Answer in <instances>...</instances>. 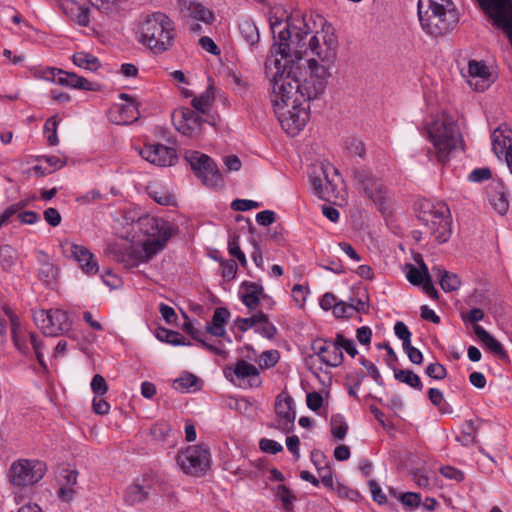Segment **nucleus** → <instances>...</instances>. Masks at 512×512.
<instances>
[{
  "label": "nucleus",
  "instance_id": "22",
  "mask_svg": "<svg viewBox=\"0 0 512 512\" xmlns=\"http://www.w3.org/2000/svg\"><path fill=\"white\" fill-rule=\"evenodd\" d=\"M356 178L367 197L374 203L381 204L384 201L386 190L380 179L364 171L358 172Z\"/></svg>",
  "mask_w": 512,
  "mask_h": 512
},
{
  "label": "nucleus",
  "instance_id": "23",
  "mask_svg": "<svg viewBox=\"0 0 512 512\" xmlns=\"http://www.w3.org/2000/svg\"><path fill=\"white\" fill-rule=\"evenodd\" d=\"M470 79L468 83L477 91H484L490 85L491 73L483 61L470 60L468 63Z\"/></svg>",
  "mask_w": 512,
  "mask_h": 512
},
{
  "label": "nucleus",
  "instance_id": "14",
  "mask_svg": "<svg viewBox=\"0 0 512 512\" xmlns=\"http://www.w3.org/2000/svg\"><path fill=\"white\" fill-rule=\"evenodd\" d=\"M33 317L36 325L48 336L68 332L72 325L67 312L61 309L39 310Z\"/></svg>",
  "mask_w": 512,
  "mask_h": 512
},
{
  "label": "nucleus",
  "instance_id": "64",
  "mask_svg": "<svg viewBox=\"0 0 512 512\" xmlns=\"http://www.w3.org/2000/svg\"><path fill=\"white\" fill-rule=\"evenodd\" d=\"M276 220V214L271 210H263L256 215V222L262 226H269Z\"/></svg>",
  "mask_w": 512,
  "mask_h": 512
},
{
  "label": "nucleus",
  "instance_id": "44",
  "mask_svg": "<svg viewBox=\"0 0 512 512\" xmlns=\"http://www.w3.org/2000/svg\"><path fill=\"white\" fill-rule=\"evenodd\" d=\"M490 202L494 209L500 214L504 215L509 207L508 200L503 191H496L495 194L490 196Z\"/></svg>",
  "mask_w": 512,
  "mask_h": 512
},
{
  "label": "nucleus",
  "instance_id": "9",
  "mask_svg": "<svg viewBox=\"0 0 512 512\" xmlns=\"http://www.w3.org/2000/svg\"><path fill=\"white\" fill-rule=\"evenodd\" d=\"M47 466L39 460L20 459L12 463L9 469V481L18 487L38 483L45 475Z\"/></svg>",
  "mask_w": 512,
  "mask_h": 512
},
{
  "label": "nucleus",
  "instance_id": "53",
  "mask_svg": "<svg viewBox=\"0 0 512 512\" xmlns=\"http://www.w3.org/2000/svg\"><path fill=\"white\" fill-rule=\"evenodd\" d=\"M259 207H260L259 202H256L253 200H248V199H236V200L232 201V203H231V208L234 211H247V210L256 209Z\"/></svg>",
  "mask_w": 512,
  "mask_h": 512
},
{
  "label": "nucleus",
  "instance_id": "13",
  "mask_svg": "<svg viewBox=\"0 0 512 512\" xmlns=\"http://www.w3.org/2000/svg\"><path fill=\"white\" fill-rule=\"evenodd\" d=\"M223 373L228 381L243 389L258 388L262 384L258 368L243 359L225 367Z\"/></svg>",
  "mask_w": 512,
  "mask_h": 512
},
{
  "label": "nucleus",
  "instance_id": "35",
  "mask_svg": "<svg viewBox=\"0 0 512 512\" xmlns=\"http://www.w3.org/2000/svg\"><path fill=\"white\" fill-rule=\"evenodd\" d=\"M73 63L83 69L96 71L100 67L99 60L92 54L77 52L72 57Z\"/></svg>",
  "mask_w": 512,
  "mask_h": 512
},
{
  "label": "nucleus",
  "instance_id": "3",
  "mask_svg": "<svg viewBox=\"0 0 512 512\" xmlns=\"http://www.w3.org/2000/svg\"><path fill=\"white\" fill-rule=\"evenodd\" d=\"M134 229L148 237L141 245L110 249L112 258L126 268L148 262L165 247L173 233V227L169 222L150 215L140 217L134 223Z\"/></svg>",
  "mask_w": 512,
  "mask_h": 512
},
{
  "label": "nucleus",
  "instance_id": "20",
  "mask_svg": "<svg viewBox=\"0 0 512 512\" xmlns=\"http://www.w3.org/2000/svg\"><path fill=\"white\" fill-rule=\"evenodd\" d=\"M335 340L318 338L312 342L311 349L320 361L330 367H338L343 363L344 356Z\"/></svg>",
  "mask_w": 512,
  "mask_h": 512
},
{
  "label": "nucleus",
  "instance_id": "12",
  "mask_svg": "<svg viewBox=\"0 0 512 512\" xmlns=\"http://www.w3.org/2000/svg\"><path fill=\"white\" fill-rule=\"evenodd\" d=\"M177 463L185 474L202 476L210 466V454L204 445H192L178 454Z\"/></svg>",
  "mask_w": 512,
  "mask_h": 512
},
{
  "label": "nucleus",
  "instance_id": "6",
  "mask_svg": "<svg viewBox=\"0 0 512 512\" xmlns=\"http://www.w3.org/2000/svg\"><path fill=\"white\" fill-rule=\"evenodd\" d=\"M175 37L174 21L162 12L146 16L139 26V41L155 54L170 50Z\"/></svg>",
  "mask_w": 512,
  "mask_h": 512
},
{
  "label": "nucleus",
  "instance_id": "48",
  "mask_svg": "<svg viewBox=\"0 0 512 512\" xmlns=\"http://www.w3.org/2000/svg\"><path fill=\"white\" fill-rule=\"evenodd\" d=\"M426 374L430 378H433L436 380H442L447 376V370L442 364L435 362V363H431L427 366Z\"/></svg>",
  "mask_w": 512,
  "mask_h": 512
},
{
  "label": "nucleus",
  "instance_id": "54",
  "mask_svg": "<svg viewBox=\"0 0 512 512\" xmlns=\"http://www.w3.org/2000/svg\"><path fill=\"white\" fill-rule=\"evenodd\" d=\"M440 473L449 480L456 482H461L464 480V473L452 466H442L440 468Z\"/></svg>",
  "mask_w": 512,
  "mask_h": 512
},
{
  "label": "nucleus",
  "instance_id": "10",
  "mask_svg": "<svg viewBox=\"0 0 512 512\" xmlns=\"http://www.w3.org/2000/svg\"><path fill=\"white\" fill-rule=\"evenodd\" d=\"M8 315L11 324L13 342L17 350L24 355H28L31 350H33L39 364L43 368H46L42 353V341L38 339L36 334L23 328L15 314L9 313Z\"/></svg>",
  "mask_w": 512,
  "mask_h": 512
},
{
  "label": "nucleus",
  "instance_id": "25",
  "mask_svg": "<svg viewBox=\"0 0 512 512\" xmlns=\"http://www.w3.org/2000/svg\"><path fill=\"white\" fill-rule=\"evenodd\" d=\"M59 8L77 25L82 27L89 25L90 9L88 6L78 3L76 0H59Z\"/></svg>",
  "mask_w": 512,
  "mask_h": 512
},
{
  "label": "nucleus",
  "instance_id": "61",
  "mask_svg": "<svg viewBox=\"0 0 512 512\" xmlns=\"http://www.w3.org/2000/svg\"><path fill=\"white\" fill-rule=\"evenodd\" d=\"M45 221L52 227L60 225L62 217L57 209L50 207L44 211Z\"/></svg>",
  "mask_w": 512,
  "mask_h": 512
},
{
  "label": "nucleus",
  "instance_id": "45",
  "mask_svg": "<svg viewBox=\"0 0 512 512\" xmlns=\"http://www.w3.org/2000/svg\"><path fill=\"white\" fill-rule=\"evenodd\" d=\"M228 251L236 257L238 261L244 266L246 264L245 254L241 251L239 246V236L236 234L230 235L228 240Z\"/></svg>",
  "mask_w": 512,
  "mask_h": 512
},
{
  "label": "nucleus",
  "instance_id": "62",
  "mask_svg": "<svg viewBox=\"0 0 512 512\" xmlns=\"http://www.w3.org/2000/svg\"><path fill=\"white\" fill-rule=\"evenodd\" d=\"M159 312L167 324H173L176 322L177 315L174 308H172L171 306L166 305L164 303H160Z\"/></svg>",
  "mask_w": 512,
  "mask_h": 512
},
{
  "label": "nucleus",
  "instance_id": "46",
  "mask_svg": "<svg viewBox=\"0 0 512 512\" xmlns=\"http://www.w3.org/2000/svg\"><path fill=\"white\" fill-rule=\"evenodd\" d=\"M57 126H58V121L55 116L49 118L44 125V130L47 133V141H48L49 145H51V146H54V145L58 144V142H59V139L57 136Z\"/></svg>",
  "mask_w": 512,
  "mask_h": 512
},
{
  "label": "nucleus",
  "instance_id": "16",
  "mask_svg": "<svg viewBox=\"0 0 512 512\" xmlns=\"http://www.w3.org/2000/svg\"><path fill=\"white\" fill-rule=\"evenodd\" d=\"M41 77L46 81H51L56 84L67 86L74 89L86 91H98L99 84L90 82L84 77L78 76L75 73L67 72L62 69L48 67L42 71Z\"/></svg>",
  "mask_w": 512,
  "mask_h": 512
},
{
  "label": "nucleus",
  "instance_id": "19",
  "mask_svg": "<svg viewBox=\"0 0 512 512\" xmlns=\"http://www.w3.org/2000/svg\"><path fill=\"white\" fill-rule=\"evenodd\" d=\"M417 266L412 264L406 265V277L408 281L415 286H422L424 292L432 299H438L439 293L435 289L429 270L425 262L415 259Z\"/></svg>",
  "mask_w": 512,
  "mask_h": 512
},
{
  "label": "nucleus",
  "instance_id": "55",
  "mask_svg": "<svg viewBox=\"0 0 512 512\" xmlns=\"http://www.w3.org/2000/svg\"><path fill=\"white\" fill-rule=\"evenodd\" d=\"M222 276L226 280H231L236 276L237 263L234 260H223L221 261Z\"/></svg>",
  "mask_w": 512,
  "mask_h": 512
},
{
  "label": "nucleus",
  "instance_id": "11",
  "mask_svg": "<svg viewBox=\"0 0 512 512\" xmlns=\"http://www.w3.org/2000/svg\"><path fill=\"white\" fill-rule=\"evenodd\" d=\"M186 159L197 178L205 186L217 188L223 185L222 174L208 155L193 151L186 156Z\"/></svg>",
  "mask_w": 512,
  "mask_h": 512
},
{
  "label": "nucleus",
  "instance_id": "51",
  "mask_svg": "<svg viewBox=\"0 0 512 512\" xmlns=\"http://www.w3.org/2000/svg\"><path fill=\"white\" fill-rule=\"evenodd\" d=\"M260 449L269 454H277L283 450V446L272 439H261L259 442Z\"/></svg>",
  "mask_w": 512,
  "mask_h": 512
},
{
  "label": "nucleus",
  "instance_id": "21",
  "mask_svg": "<svg viewBox=\"0 0 512 512\" xmlns=\"http://www.w3.org/2000/svg\"><path fill=\"white\" fill-rule=\"evenodd\" d=\"M275 412L278 417L277 428L288 433L294 425L295 411L293 399L288 395L279 394L275 401Z\"/></svg>",
  "mask_w": 512,
  "mask_h": 512
},
{
  "label": "nucleus",
  "instance_id": "2",
  "mask_svg": "<svg viewBox=\"0 0 512 512\" xmlns=\"http://www.w3.org/2000/svg\"><path fill=\"white\" fill-rule=\"evenodd\" d=\"M276 72L270 79L271 103L282 129L296 136L309 120L308 102L324 93L328 82V71L314 66L311 79L303 78L304 67L300 62L280 65L275 62Z\"/></svg>",
  "mask_w": 512,
  "mask_h": 512
},
{
  "label": "nucleus",
  "instance_id": "43",
  "mask_svg": "<svg viewBox=\"0 0 512 512\" xmlns=\"http://www.w3.org/2000/svg\"><path fill=\"white\" fill-rule=\"evenodd\" d=\"M441 288L445 292H453L459 289L461 285L460 278L458 275L447 272L442 276V279L439 281Z\"/></svg>",
  "mask_w": 512,
  "mask_h": 512
},
{
  "label": "nucleus",
  "instance_id": "40",
  "mask_svg": "<svg viewBox=\"0 0 512 512\" xmlns=\"http://www.w3.org/2000/svg\"><path fill=\"white\" fill-rule=\"evenodd\" d=\"M262 321H266V314L263 312H258L249 318H240L238 317L234 321V325L241 332H246L249 329L255 327L260 324Z\"/></svg>",
  "mask_w": 512,
  "mask_h": 512
},
{
  "label": "nucleus",
  "instance_id": "28",
  "mask_svg": "<svg viewBox=\"0 0 512 512\" xmlns=\"http://www.w3.org/2000/svg\"><path fill=\"white\" fill-rule=\"evenodd\" d=\"M119 98L125 100L126 103L117 105L116 109L119 113V118L115 121L117 124H130L138 119L139 111L135 99L126 93H121Z\"/></svg>",
  "mask_w": 512,
  "mask_h": 512
},
{
  "label": "nucleus",
  "instance_id": "17",
  "mask_svg": "<svg viewBox=\"0 0 512 512\" xmlns=\"http://www.w3.org/2000/svg\"><path fill=\"white\" fill-rule=\"evenodd\" d=\"M175 128L188 137H198L201 134L203 120L194 110L186 107L175 110L172 114Z\"/></svg>",
  "mask_w": 512,
  "mask_h": 512
},
{
  "label": "nucleus",
  "instance_id": "18",
  "mask_svg": "<svg viewBox=\"0 0 512 512\" xmlns=\"http://www.w3.org/2000/svg\"><path fill=\"white\" fill-rule=\"evenodd\" d=\"M139 155L159 167L173 166L178 160L176 150L163 144H145L139 149Z\"/></svg>",
  "mask_w": 512,
  "mask_h": 512
},
{
  "label": "nucleus",
  "instance_id": "50",
  "mask_svg": "<svg viewBox=\"0 0 512 512\" xmlns=\"http://www.w3.org/2000/svg\"><path fill=\"white\" fill-rule=\"evenodd\" d=\"M395 335L402 340V346L411 342V332L409 331L407 325L401 321L396 322L394 326Z\"/></svg>",
  "mask_w": 512,
  "mask_h": 512
},
{
  "label": "nucleus",
  "instance_id": "52",
  "mask_svg": "<svg viewBox=\"0 0 512 512\" xmlns=\"http://www.w3.org/2000/svg\"><path fill=\"white\" fill-rule=\"evenodd\" d=\"M333 313L338 318L351 317L354 313V303H346V302L340 301L335 306Z\"/></svg>",
  "mask_w": 512,
  "mask_h": 512
},
{
  "label": "nucleus",
  "instance_id": "47",
  "mask_svg": "<svg viewBox=\"0 0 512 512\" xmlns=\"http://www.w3.org/2000/svg\"><path fill=\"white\" fill-rule=\"evenodd\" d=\"M337 346L340 351L345 350L347 354H349L352 358H354L358 351L355 347L354 341L352 339L345 338L342 334H337Z\"/></svg>",
  "mask_w": 512,
  "mask_h": 512
},
{
  "label": "nucleus",
  "instance_id": "8",
  "mask_svg": "<svg viewBox=\"0 0 512 512\" xmlns=\"http://www.w3.org/2000/svg\"><path fill=\"white\" fill-rule=\"evenodd\" d=\"M335 178H339V174L331 164L314 165L310 173V180L315 195L326 201L337 198L339 191Z\"/></svg>",
  "mask_w": 512,
  "mask_h": 512
},
{
  "label": "nucleus",
  "instance_id": "24",
  "mask_svg": "<svg viewBox=\"0 0 512 512\" xmlns=\"http://www.w3.org/2000/svg\"><path fill=\"white\" fill-rule=\"evenodd\" d=\"M67 251H69L70 255L78 262L81 270L85 274L92 275L98 272V263L87 247L78 244H70Z\"/></svg>",
  "mask_w": 512,
  "mask_h": 512
},
{
  "label": "nucleus",
  "instance_id": "1",
  "mask_svg": "<svg viewBox=\"0 0 512 512\" xmlns=\"http://www.w3.org/2000/svg\"><path fill=\"white\" fill-rule=\"evenodd\" d=\"M270 27L275 40L273 49L282 57L280 65L300 62L305 69L302 79H311L314 66H322L330 78L338 40L333 28L321 16L295 10L287 17L284 26L277 17H271Z\"/></svg>",
  "mask_w": 512,
  "mask_h": 512
},
{
  "label": "nucleus",
  "instance_id": "49",
  "mask_svg": "<svg viewBox=\"0 0 512 512\" xmlns=\"http://www.w3.org/2000/svg\"><path fill=\"white\" fill-rule=\"evenodd\" d=\"M91 389L96 396H103L108 391V385L103 376L96 374L91 381Z\"/></svg>",
  "mask_w": 512,
  "mask_h": 512
},
{
  "label": "nucleus",
  "instance_id": "38",
  "mask_svg": "<svg viewBox=\"0 0 512 512\" xmlns=\"http://www.w3.org/2000/svg\"><path fill=\"white\" fill-rule=\"evenodd\" d=\"M156 337L160 341L172 344L174 346L190 345V342H186L185 338L179 332L165 328L158 329Z\"/></svg>",
  "mask_w": 512,
  "mask_h": 512
},
{
  "label": "nucleus",
  "instance_id": "27",
  "mask_svg": "<svg viewBox=\"0 0 512 512\" xmlns=\"http://www.w3.org/2000/svg\"><path fill=\"white\" fill-rule=\"evenodd\" d=\"M78 472L70 468H63L59 474L58 496L64 502H71L76 494L74 486L77 483Z\"/></svg>",
  "mask_w": 512,
  "mask_h": 512
},
{
  "label": "nucleus",
  "instance_id": "15",
  "mask_svg": "<svg viewBox=\"0 0 512 512\" xmlns=\"http://www.w3.org/2000/svg\"><path fill=\"white\" fill-rule=\"evenodd\" d=\"M162 485L163 483L159 477L143 475L126 488L124 500L129 505L141 503L145 501L151 493L163 490Z\"/></svg>",
  "mask_w": 512,
  "mask_h": 512
},
{
  "label": "nucleus",
  "instance_id": "41",
  "mask_svg": "<svg viewBox=\"0 0 512 512\" xmlns=\"http://www.w3.org/2000/svg\"><path fill=\"white\" fill-rule=\"evenodd\" d=\"M330 424L332 435L338 440L344 439L348 431V424L344 420L343 416L339 414L333 415L331 417Z\"/></svg>",
  "mask_w": 512,
  "mask_h": 512
},
{
  "label": "nucleus",
  "instance_id": "60",
  "mask_svg": "<svg viewBox=\"0 0 512 512\" xmlns=\"http://www.w3.org/2000/svg\"><path fill=\"white\" fill-rule=\"evenodd\" d=\"M262 366L269 368L273 367L279 360V353L277 350L264 351L261 356Z\"/></svg>",
  "mask_w": 512,
  "mask_h": 512
},
{
  "label": "nucleus",
  "instance_id": "30",
  "mask_svg": "<svg viewBox=\"0 0 512 512\" xmlns=\"http://www.w3.org/2000/svg\"><path fill=\"white\" fill-rule=\"evenodd\" d=\"M241 300L249 309H255L263 293V287L255 282H244L241 285Z\"/></svg>",
  "mask_w": 512,
  "mask_h": 512
},
{
  "label": "nucleus",
  "instance_id": "36",
  "mask_svg": "<svg viewBox=\"0 0 512 512\" xmlns=\"http://www.w3.org/2000/svg\"><path fill=\"white\" fill-rule=\"evenodd\" d=\"M17 252L9 245L0 247V266L5 271H12L17 264Z\"/></svg>",
  "mask_w": 512,
  "mask_h": 512
},
{
  "label": "nucleus",
  "instance_id": "7",
  "mask_svg": "<svg viewBox=\"0 0 512 512\" xmlns=\"http://www.w3.org/2000/svg\"><path fill=\"white\" fill-rule=\"evenodd\" d=\"M419 220L430 230L438 243H445L451 236V217L445 203L425 200L420 204Z\"/></svg>",
  "mask_w": 512,
  "mask_h": 512
},
{
  "label": "nucleus",
  "instance_id": "34",
  "mask_svg": "<svg viewBox=\"0 0 512 512\" xmlns=\"http://www.w3.org/2000/svg\"><path fill=\"white\" fill-rule=\"evenodd\" d=\"M239 30H240L241 36L249 45L252 46V45H255L256 43H258L259 38H260L259 31H258L257 26L255 25V23L252 20H250L248 18L243 19L239 23Z\"/></svg>",
  "mask_w": 512,
  "mask_h": 512
},
{
  "label": "nucleus",
  "instance_id": "42",
  "mask_svg": "<svg viewBox=\"0 0 512 512\" xmlns=\"http://www.w3.org/2000/svg\"><path fill=\"white\" fill-rule=\"evenodd\" d=\"M213 99V94L209 90H206L200 96L195 97L191 104L195 110L205 114L209 111Z\"/></svg>",
  "mask_w": 512,
  "mask_h": 512
},
{
  "label": "nucleus",
  "instance_id": "63",
  "mask_svg": "<svg viewBox=\"0 0 512 512\" xmlns=\"http://www.w3.org/2000/svg\"><path fill=\"white\" fill-rule=\"evenodd\" d=\"M403 350L406 352L409 360L413 364H421L423 361V355L419 349L411 345V342L408 344V346L404 345Z\"/></svg>",
  "mask_w": 512,
  "mask_h": 512
},
{
  "label": "nucleus",
  "instance_id": "37",
  "mask_svg": "<svg viewBox=\"0 0 512 512\" xmlns=\"http://www.w3.org/2000/svg\"><path fill=\"white\" fill-rule=\"evenodd\" d=\"M394 377L396 380L407 384L408 386L422 390L423 385L420 377L411 370L395 369Z\"/></svg>",
  "mask_w": 512,
  "mask_h": 512
},
{
  "label": "nucleus",
  "instance_id": "59",
  "mask_svg": "<svg viewBox=\"0 0 512 512\" xmlns=\"http://www.w3.org/2000/svg\"><path fill=\"white\" fill-rule=\"evenodd\" d=\"M306 403L312 411H318L323 404V397L318 392H310L306 396Z\"/></svg>",
  "mask_w": 512,
  "mask_h": 512
},
{
  "label": "nucleus",
  "instance_id": "4",
  "mask_svg": "<svg viewBox=\"0 0 512 512\" xmlns=\"http://www.w3.org/2000/svg\"><path fill=\"white\" fill-rule=\"evenodd\" d=\"M427 138L433 149L427 151L430 160H436L440 164L449 161L450 155L458 147L462 146V137L459 127L452 116L446 112L435 115L426 124Z\"/></svg>",
  "mask_w": 512,
  "mask_h": 512
},
{
  "label": "nucleus",
  "instance_id": "57",
  "mask_svg": "<svg viewBox=\"0 0 512 512\" xmlns=\"http://www.w3.org/2000/svg\"><path fill=\"white\" fill-rule=\"evenodd\" d=\"M491 177V170L487 167L476 168L468 176L469 181L471 182H481L484 180H488Z\"/></svg>",
  "mask_w": 512,
  "mask_h": 512
},
{
  "label": "nucleus",
  "instance_id": "29",
  "mask_svg": "<svg viewBox=\"0 0 512 512\" xmlns=\"http://www.w3.org/2000/svg\"><path fill=\"white\" fill-rule=\"evenodd\" d=\"M512 148V131L507 127H499L492 133V149L500 157L507 155V150Z\"/></svg>",
  "mask_w": 512,
  "mask_h": 512
},
{
  "label": "nucleus",
  "instance_id": "56",
  "mask_svg": "<svg viewBox=\"0 0 512 512\" xmlns=\"http://www.w3.org/2000/svg\"><path fill=\"white\" fill-rule=\"evenodd\" d=\"M429 400L433 405L439 408L440 411L444 412L443 406L446 404L443 393L437 388H430L428 391Z\"/></svg>",
  "mask_w": 512,
  "mask_h": 512
},
{
  "label": "nucleus",
  "instance_id": "32",
  "mask_svg": "<svg viewBox=\"0 0 512 512\" xmlns=\"http://www.w3.org/2000/svg\"><path fill=\"white\" fill-rule=\"evenodd\" d=\"M37 261L40 265L38 278L46 285L52 284L57 277V268L50 262L49 256L43 251L38 252Z\"/></svg>",
  "mask_w": 512,
  "mask_h": 512
},
{
  "label": "nucleus",
  "instance_id": "58",
  "mask_svg": "<svg viewBox=\"0 0 512 512\" xmlns=\"http://www.w3.org/2000/svg\"><path fill=\"white\" fill-rule=\"evenodd\" d=\"M318 474L320 476L321 482L325 487L333 488L334 481L332 470L328 464H325L323 467H318Z\"/></svg>",
  "mask_w": 512,
  "mask_h": 512
},
{
  "label": "nucleus",
  "instance_id": "26",
  "mask_svg": "<svg viewBox=\"0 0 512 512\" xmlns=\"http://www.w3.org/2000/svg\"><path fill=\"white\" fill-rule=\"evenodd\" d=\"M179 7L184 17L202 21L205 24H211L214 20L213 12L194 0H179Z\"/></svg>",
  "mask_w": 512,
  "mask_h": 512
},
{
  "label": "nucleus",
  "instance_id": "31",
  "mask_svg": "<svg viewBox=\"0 0 512 512\" xmlns=\"http://www.w3.org/2000/svg\"><path fill=\"white\" fill-rule=\"evenodd\" d=\"M230 317V312L224 307L215 309L212 321L207 325L206 330L213 336L224 337L226 334L225 324Z\"/></svg>",
  "mask_w": 512,
  "mask_h": 512
},
{
  "label": "nucleus",
  "instance_id": "33",
  "mask_svg": "<svg viewBox=\"0 0 512 512\" xmlns=\"http://www.w3.org/2000/svg\"><path fill=\"white\" fill-rule=\"evenodd\" d=\"M474 333L479 340L495 355L501 358H508L507 352L504 350L501 343L490 335L482 326L474 325Z\"/></svg>",
  "mask_w": 512,
  "mask_h": 512
},
{
  "label": "nucleus",
  "instance_id": "39",
  "mask_svg": "<svg viewBox=\"0 0 512 512\" xmlns=\"http://www.w3.org/2000/svg\"><path fill=\"white\" fill-rule=\"evenodd\" d=\"M274 496L276 499L280 500L283 508L286 511H292L293 510V504L296 500L295 495L283 484L278 485L274 489Z\"/></svg>",
  "mask_w": 512,
  "mask_h": 512
},
{
  "label": "nucleus",
  "instance_id": "5",
  "mask_svg": "<svg viewBox=\"0 0 512 512\" xmlns=\"http://www.w3.org/2000/svg\"><path fill=\"white\" fill-rule=\"evenodd\" d=\"M417 8L421 28L432 36L445 34L458 21L451 0H418Z\"/></svg>",
  "mask_w": 512,
  "mask_h": 512
}]
</instances>
